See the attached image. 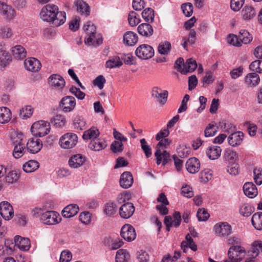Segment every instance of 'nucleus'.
<instances>
[{
	"label": "nucleus",
	"mask_w": 262,
	"mask_h": 262,
	"mask_svg": "<svg viewBox=\"0 0 262 262\" xmlns=\"http://www.w3.org/2000/svg\"><path fill=\"white\" fill-rule=\"evenodd\" d=\"M22 137V134L19 135V136L18 137L19 140H16L13 141L15 146L13 152V155L16 159L22 157L26 151L25 142L23 141V139L21 138Z\"/></svg>",
	"instance_id": "obj_12"
},
{
	"label": "nucleus",
	"mask_w": 262,
	"mask_h": 262,
	"mask_svg": "<svg viewBox=\"0 0 262 262\" xmlns=\"http://www.w3.org/2000/svg\"><path fill=\"white\" fill-rule=\"evenodd\" d=\"M78 142V137L73 133H67L62 135L59 141L60 147L63 149H70L74 147Z\"/></svg>",
	"instance_id": "obj_4"
},
{
	"label": "nucleus",
	"mask_w": 262,
	"mask_h": 262,
	"mask_svg": "<svg viewBox=\"0 0 262 262\" xmlns=\"http://www.w3.org/2000/svg\"><path fill=\"white\" fill-rule=\"evenodd\" d=\"M198 64L195 60L193 58L188 59L184 64L183 74H186L188 72H193L197 68Z\"/></svg>",
	"instance_id": "obj_39"
},
{
	"label": "nucleus",
	"mask_w": 262,
	"mask_h": 262,
	"mask_svg": "<svg viewBox=\"0 0 262 262\" xmlns=\"http://www.w3.org/2000/svg\"><path fill=\"white\" fill-rule=\"evenodd\" d=\"M251 223L256 230H262V212L255 213L252 217Z\"/></svg>",
	"instance_id": "obj_40"
},
{
	"label": "nucleus",
	"mask_w": 262,
	"mask_h": 262,
	"mask_svg": "<svg viewBox=\"0 0 262 262\" xmlns=\"http://www.w3.org/2000/svg\"><path fill=\"white\" fill-rule=\"evenodd\" d=\"M128 21L130 26H137L140 22L139 15L134 11H131L128 14Z\"/></svg>",
	"instance_id": "obj_53"
},
{
	"label": "nucleus",
	"mask_w": 262,
	"mask_h": 262,
	"mask_svg": "<svg viewBox=\"0 0 262 262\" xmlns=\"http://www.w3.org/2000/svg\"><path fill=\"white\" fill-rule=\"evenodd\" d=\"M168 92L167 90H162L161 88L155 86L154 87L151 91V96L156 99L161 105H164L168 98Z\"/></svg>",
	"instance_id": "obj_8"
},
{
	"label": "nucleus",
	"mask_w": 262,
	"mask_h": 262,
	"mask_svg": "<svg viewBox=\"0 0 262 262\" xmlns=\"http://www.w3.org/2000/svg\"><path fill=\"white\" fill-rule=\"evenodd\" d=\"M34 109L30 105H27L20 110L19 116L23 119H27L32 115Z\"/></svg>",
	"instance_id": "obj_52"
},
{
	"label": "nucleus",
	"mask_w": 262,
	"mask_h": 262,
	"mask_svg": "<svg viewBox=\"0 0 262 262\" xmlns=\"http://www.w3.org/2000/svg\"><path fill=\"white\" fill-rule=\"evenodd\" d=\"M249 69L253 73L262 74V60H256L252 62L249 65Z\"/></svg>",
	"instance_id": "obj_51"
},
{
	"label": "nucleus",
	"mask_w": 262,
	"mask_h": 262,
	"mask_svg": "<svg viewBox=\"0 0 262 262\" xmlns=\"http://www.w3.org/2000/svg\"><path fill=\"white\" fill-rule=\"evenodd\" d=\"M107 146L105 141L103 139L96 138L91 141L89 147L95 151H99L104 149Z\"/></svg>",
	"instance_id": "obj_27"
},
{
	"label": "nucleus",
	"mask_w": 262,
	"mask_h": 262,
	"mask_svg": "<svg viewBox=\"0 0 262 262\" xmlns=\"http://www.w3.org/2000/svg\"><path fill=\"white\" fill-rule=\"evenodd\" d=\"M137 35L132 31H127L123 35V42L128 46H134L138 41Z\"/></svg>",
	"instance_id": "obj_30"
},
{
	"label": "nucleus",
	"mask_w": 262,
	"mask_h": 262,
	"mask_svg": "<svg viewBox=\"0 0 262 262\" xmlns=\"http://www.w3.org/2000/svg\"><path fill=\"white\" fill-rule=\"evenodd\" d=\"M0 13L6 19H11L14 16L15 11L11 6L6 4H2Z\"/></svg>",
	"instance_id": "obj_34"
},
{
	"label": "nucleus",
	"mask_w": 262,
	"mask_h": 262,
	"mask_svg": "<svg viewBox=\"0 0 262 262\" xmlns=\"http://www.w3.org/2000/svg\"><path fill=\"white\" fill-rule=\"evenodd\" d=\"M51 123L56 127H62L66 123V119L62 115H57L51 120Z\"/></svg>",
	"instance_id": "obj_48"
},
{
	"label": "nucleus",
	"mask_w": 262,
	"mask_h": 262,
	"mask_svg": "<svg viewBox=\"0 0 262 262\" xmlns=\"http://www.w3.org/2000/svg\"><path fill=\"white\" fill-rule=\"evenodd\" d=\"M242 13L245 20H250L256 15L254 8L250 5H246L243 9Z\"/></svg>",
	"instance_id": "obj_36"
},
{
	"label": "nucleus",
	"mask_w": 262,
	"mask_h": 262,
	"mask_svg": "<svg viewBox=\"0 0 262 262\" xmlns=\"http://www.w3.org/2000/svg\"><path fill=\"white\" fill-rule=\"evenodd\" d=\"M83 28L86 34L84 39L86 45L97 46L102 43V38H97L96 28L91 21H88L84 26Z\"/></svg>",
	"instance_id": "obj_1"
},
{
	"label": "nucleus",
	"mask_w": 262,
	"mask_h": 262,
	"mask_svg": "<svg viewBox=\"0 0 262 262\" xmlns=\"http://www.w3.org/2000/svg\"><path fill=\"white\" fill-rule=\"evenodd\" d=\"M239 166L237 163L227 164V171L232 176H236L239 173Z\"/></svg>",
	"instance_id": "obj_58"
},
{
	"label": "nucleus",
	"mask_w": 262,
	"mask_h": 262,
	"mask_svg": "<svg viewBox=\"0 0 262 262\" xmlns=\"http://www.w3.org/2000/svg\"><path fill=\"white\" fill-rule=\"evenodd\" d=\"M222 149L218 146H212L208 147L206 150V154L211 160L218 159L221 156Z\"/></svg>",
	"instance_id": "obj_32"
},
{
	"label": "nucleus",
	"mask_w": 262,
	"mask_h": 262,
	"mask_svg": "<svg viewBox=\"0 0 262 262\" xmlns=\"http://www.w3.org/2000/svg\"><path fill=\"white\" fill-rule=\"evenodd\" d=\"M58 214L55 211H47L41 214V219L45 224L54 225L58 223Z\"/></svg>",
	"instance_id": "obj_17"
},
{
	"label": "nucleus",
	"mask_w": 262,
	"mask_h": 262,
	"mask_svg": "<svg viewBox=\"0 0 262 262\" xmlns=\"http://www.w3.org/2000/svg\"><path fill=\"white\" fill-rule=\"evenodd\" d=\"M11 61V57L9 53L5 50L0 52V67L4 68Z\"/></svg>",
	"instance_id": "obj_46"
},
{
	"label": "nucleus",
	"mask_w": 262,
	"mask_h": 262,
	"mask_svg": "<svg viewBox=\"0 0 262 262\" xmlns=\"http://www.w3.org/2000/svg\"><path fill=\"white\" fill-rule=\"evenodd\" d=\"M254 211V208L248 204H244L239 208V213L243 216L248 217Z\"/></svg>",
	"instance_id": "obj_50"
},
{
	"label": "nucleus",
	"mask_w": 262,
	"mask_h": 262,
	"mask_svg": "<svg viewBox=\"0 0 262 262\" xmlns=\"http://www.w3.org/2000/svg\"><path fill=\"white\" fill-rule=\"evenodd\" d=\"M260 77L256 73H250L245 77L244 82L249 88H254L258 85L260 82Z\"/></svg>",
	"instance_id": "obj_19"
},
{
	"label": "nucleus",
	"mask_w": 262,
	"mask_h": 262,
	"mask_svg": "<svg viewBox=\"0 0 262 262\" xmlns=\"http://www.w3.org/2000/svg\"><path fill=\"white\" fill-rule=\"evenodd\" d=\"M134 180L132 173L128 171L123 172L120 177V185L123 188L130 187L133 183Z\"/></svg>",
	"instance_id": "obj_23"
},
{
	"label": "nucleus",
	"mask_w": 262,
	"mask_h": 262,
	"mask_svg": "<svg viewBox=\"0 0 262 262\" xmlns=\"http://www.w3.org/2000/svg\"><path fill=\"white\" fill-rule=\"evenodd\" d=\"M123 144L118 141H114L111 145V149L114 153L121 152L123 151Z\"/></svg>",
	"instance_id": "obj_62"
},
{
	"label": "nucleus",
	"mask_w": 262,
	"mask_h": 262,
	"mask_svg": "<svg viewBox=\"0 0 262 262\" xmlns=\"http://www.w3.org/2000/svg\"><path fill=\"white\" fill-rule=\"evenodd\" d=\"M99 135V129L96 127L93 126L83 133L82 138L84 140H91V141L97 138Z\"/></svg>",
	"instance_id": "obj_31"
},
{
	"label": "nucleus",
	"mask_w": 262,
	"mask_h": 262,
	"mask_svg": "<svg viewBox=\"0 0 262 262\" xmlns=\"http://www.w3.org/2000/svg\"><path fill=\"white\" fill-rule=\"evenodd\" d=\"M129 254L126 250L119 249L116 255V262H126L129 258Z\"/></svg>",
	"instance_id": "obj_49"
},
{
	"label": "nucleus",
	"mask_w": 262,
	"mask_h": 262,
	"mask_svg": "<svg viewBox=\"0 0 262 262\" xmlns=\"http://www.w3.org/2000/svg\"><path fill=\"white\" fill-rule=\"evenodd\" d=\"M138 33L145 37H149L153 34L154 30L149 24L143 23L137 28Z\"/></svg>",
	"instance_id": "obj_28"
},
{
	"label": "nucleus",
	"mask_w": 262,
	"mask_h": 262,
	"mask_svg": "<svg viewBox=\"0 0 262 262\" xmlns=\"http://www.w3.org/2000/svg\"><path fill=\"white\" fill-rule=\"evenodd\" d=\"M140 143L141 148L143 151L146 157L147 158L150 157L152 154L151 148L150 146L147 144L146 140L144 138L141 139Z\"/></svg>",
	"instance_id": "obj_56"
},
{
	"label": "nucleus",
	"mask_w": 262,
	"mask_h": 262,
	"mask_svg": "<svg viewBox=\"0 0 262 262\" xmlns=\"http://www.w3.org/2000/svg\"><path fill=\"white\" fill-rule=\"evenodd\" d=\"M12 114L10 110L6 107H0V123H6L11 118Z\"/></svg>",
	"instance_id": "obj_38"
},
{
	"label": "nucleus",
	"mask_w": 262,
	"mask_h": 262,
	"mask_svg": "<svg viewBox=\"0 0 262 262\" xmlns=\"http://www.w3.org/2000/svg\"><path fill=\"white\" fill-rule=\"evenodd\" d=\"M120 235L122 238L127 242L134 241L136 237L135 228L131 225L125 224L121 228Z\"/></svg>",
	"instance_id": "obj_11"
},
{
	"label": "nucleus",
	"mask_w": 262,
	"mask_h": 262,
	"mask_svg": "<svg viewBox=\"0 0 262 262\" xmlns=\"http://www.w3.org/2000/svg\"><path fill=\"white\" fill-rule=\"evenodd\" d=\"M39 163L35 160H29L23 165V170L26 172H32L38 168Z\"/></svg>",
	"instance_id": "obj_41"
},
{
	"label": "nucleus",
	"mask_w": 262,
	"mask_h": 262,
	"mask_svg": "<svg viewBox=\"0 0 262 262\" xmlns=\"http://www.w3.org/2000/svg\"><path fill=\"white\" fill-rule=\"evenodd\" d=\"M217 128L213 124L209 123L206 127L204 130V135L205 137H210L214 136L217 132Z\"/></svg>",
	"instance_id": "obj_61"
},
{
	"label": "nucleus",
	"mask_w": 262,
	"mask_h": 262,
	"mask_svg": "<svg viewBox=\"0 0 262 262\" xmlns=\"http://www.w3.org/2000/svg\"><path fill=\"white\" fill-rule=\"evenodd\" d=\"M0 214L5 220L8 221L13 217V207L9 202L4 201L0 203Z\"/></svg>",
	"instance_id": "obj_13"
},
{
	"label": "nucleus",
	"mask_w": 262,
	"mask_h": 262,
	"mask_svg": "<svg viewBox=\"0 0 262 262\" xmlns=\"http://www.w3.org/2000/svg\"><path fill=\"white\" fill-rule=\"evenodd\" d=\"M238 37L240 42L244 44L249 43L253 39L252 36L246 30H241Z\"/></svg>",
	"instance_id": "obj_45"
},
{
	"label": "nucleus",
	"mask_w": 262,
	"mask_h": 262,
	"mask_svg": "<svg viewBox=\"0 0 262 262\" xmlns=\"http://www.w3.org/2000/svg\"><path fill=\"white\" fill-rule=\"evenodd\" d=\"M19 176L16 171H11L5 177V182L7 183L13 184L19 179Z\"/></svg>",
	"instance_id": "obj_59"
},
{
	"label": "nucleus",
	"mask_w": 262,
	"mask_h": 262,
	"mask_svg": "<svg viewBox=\"0 0 262 262\" xmlns=\"http://www.w3.org/2000/svg\"><path fill=\"white\" fill-rule=\"evenodd\" d=\"M245 250L239 246H234L229 249L228 254L230 260H226L224 262H239L244 255Z\"/></svg>",
	"instance_id": "obj_7"
},
{
	"label": "nucleus",
	"mask_w": 262,
	"mask_h": 262,
	"mask_svg": "<svg viewBox=\"0 0 262 262\" xmlns=\"http://www.w3.org/2000/svg\"><path fill=\"white\" fill-rule=\"evenodd\" d=\"M245 194L249 198H253L258 194L256 186L252 182L246 183L243 186Z\"/></svg>",
	"instance_id": "obj_26"
},
{
	"label": "nucleus",
	"mask_w": 262,
	"mask_h": 262,
	"mask_svg": "<svg viewBox=\"0 0 262 262\" xmlns=\"http://www.w3.org/2000/svg\"><path fill=\"white\" fill-rule=\"evenodd\" d=\"M49 83L55 89L62 90L64 85L66 82L63 78L59 74H52L49 78Z\"/></svg>",
	"instance_id": "obj_15"
},
{
	"label": "nucleus",
	"mask_w": 262,
	"mask_h": 262,
	"mask_svg": "<svg viewBox=\"0 0 262 262\" xmlns=\"http://www.w3.org/2000/svg\"><path fill=\"white\" fill-rule=\"evenodd\" d=\"M186 168L189 173H196L200 169L199 160L195 157L189 158L186 163Z\"/></svg>",
	"instance_id": "obj_20"
},
{
	"label": "nucleus",
	"mask_w": 262,
	"mask_h": 262,
	"mask_svg": "<svg viewBox=\"0 0 262 262\" xmlns=\"http://www.w3.org/2000/svg\"><path fill=\"white\" fill-rule=\"evenodd\" d=\"M135 208L133 203L127 202L122 205L119 208L120 216L123 219L130 218L134 213Z\"/></svg>",
	"instance_id": "obj_14"
},
{
	"label": "nucleus",
	"mask_w": 262,
	"mask_h": 262,
	"mask_svg": "<svg viewBox=\"0 0 262 262\" xmlns=\"http://www.w3.org/2000/svg\"><path fill=\"white\" fill-rule=\"evenodd\" d=\"M154 50L153 48L146 44H143L139 46L136 49L135 53L136 56L141 59H148L152 58L154 55Z\"/></svg>",
	"instance_id": "obj_6"
},
{
	"label": "nucleus",
	"mask_w": 262,
	"mask_h": 262,
	"mask_svg": "<svg viewBox=\"0 0 262 262\" xmlns=\"http://www.w3.org/2000/svg\"><path fill=\"white\" fill-rule=\"evenodd\" d=\"M85 162V158L81 155H75L71 157L69 161V164L71 167L76 168L81 166Z\"/></svg>",
	"instance_id": "obj_29"
},
{
	"label": "nucleus",
	"mask_w": 262,
	"mask_h": 262,
	"mask_svg": "<svg viewBox=\"0 0 262 262\" xmlns=\"http://www.w3.org/2000/svg\"><path fill=\"white\" fill-rule=\"evenodd\" d=\"M50 130V124L49 122L40 120L34 123L31 131L34 136L42 137L47 135Z\"/></svg>",
	"instance_id": "obj_3"
},
{
	"label": "nucleus",
	"mask_w": 262,
	"mask_h": 262,
	"mask_svg": "<svg viewBox=\"0 0 262 262\" xmlns=\"http://www.w3.org/2000/svg\"><path fill=\"white\" fill-rule=\"evenodd\" d=\"M181 8L183 14L187 17L191 16L193 13V7L190 3L183 4L181 6Z\"/></svg>",
	"instance_id": "obj_60"
},
{
	"label": "nucleus",
	"mask_w": 262,
	"mask_h": 262,
	"mask_svg": "<svg viewBox=\"0 0 262 262\" xmlns=\"http://www.w3.org/2000/svg\"><path fill=\"white\" fill-rule=\"evenodd\" d=\"M142 15L145 21L152 23L155 16L154 11L151 8H146L142 12Z\"/></svg>",
	"instance_id": "obj_54"
},
{
	"label": "nucleus",
	"mask_w": 262,
	"mask_h": 262,
	"mask_svg": "<svg viewBox=\"0 0 262 262\" xmlns=\"http://www.w3.org/2000/svg\"><path fill=\"white\" fill-rule=\"evenodd\" d=\"M123 64L120 57L118 56H113L110 57L105 63L106 68L113 69L119 68Z\"/></svg>",
	"instance_id": "obj_35"
},
{
	"label": "nucleus",
	"mask_w": 262,
	"mask_h": 262,
	"mask_svg": "<svg viewBox=\"0 0 262 262\" xmlns=\"http://www.w3.org/2000/svg\"><path fill=\"white\" fill-rule=\"evenodd\" d=\"M27 150L31 154L39 152L42 147V141L39 139H30L27 143Z\"/></svg>",
	"instance_id": "obj_16"
},
{
	"label": "nucleus",
	"mask_w": 262,
	"mask_h": 262,
	"mask_svg": "<svg viewBox=\"0 0 262 262\" xmlns=\"http://www.w3.org/2000/svg\"><path fill=\"white\" fill-rule=\"evenodd\" d=\"M76 105V100L73 96H67L63 97L59 103V106L65 113L72 111Z\"/></svg>",
	"instance_id": "obj_10"
},
{
	"label": "nucleus",
	"mask_w": 262,
	"mask_h": 262,
	"mask_svg": "<svg viewBox=\"0 0 262 262\" xmlns=\"http://www.w3.org/2000/svg\"><path fill=\"white\" fill-rule=\"evenodd\" d=\"M74 7L76 8L77 11L81 15L86 16L90 15V8L89 5L82 0H75Z\"/></svg>",
	"instance_id": "obj_21"
},
{
	"label": "nucleus",
	"mask_w": 262,
	"mask_h": 262,
	"mask_svg": "<svg viewBox=\"0 0 262 262\" xmlns=\"http://www.w3.org/2000/svg\"><path fill=\"white\" fill-rule=\"evenodd\" d=\"M259 251L262 252V242L257 241L253 242L251 249L248 253L251 258H255L258 255Z\"/></svg>",
	"instance_id": "obj_37"
},
{
	"label": "nucleus",
	"mask_w": 262,
	"mask_h": 262,
	"mask_svg": "<svg viewBox=\"0 0 262 262\" xmlns=\"http://www.w3.org/2000/svg\"><path fill=\"white\" fill-rule=\"evenodd\" d=\"M244 134L242 132H234L231 134L228 138V143L230 145L235 147L241 144Z\"/></svg>",
	"instance_id": "obj_18"
},
{
	"label": "nucleus",
	"mask_w": 262,
	"mask_h": 262,
	"mask_svg": "<svg viewBox=\"0 0 262 262\" xmlns=\"http://www.w3.org/2000/svg\"><path fill=\"white\" fill-rule=\"evenodd\" d=\"M58 10V7L54 5L48 4L43 7L40 11V18L48 22L52 21L55 16V13Z\"/></svg>",
	"instance_id": "obj_5"
},
{
	"label": "nucleus",
	"mask_w": 262,
	"mask_h": 262,
	"mask_svg": "<svg viewBox=\"0 0 262 262\" xmlns=\"http://www.w3.org/2000/svg\"><path fill=\"white\" fill-rule=\"evenodd\" d=\"M159 142L157 145V149L155 153L156 158V163L157 165H159L162 161V165H165L170 160V154L166 151L164 150L161 152L160 148L166 147L170 143V141L167 138H164L159 140Z\"/></svg>",
	"instance_id": "obj_2"
},
{
	"label": "nucleus",
	"mask_w": 262,
	"mask_h": 262,
	"mask_svg": "<svg viewBox=\"0 0 262 262\" xmlns=\"http://www.w3.org/2000/svg\"><path fill=\"white\" fill-rule=\"evenodd\" d=\"M116 211V205L114 203H107L104 207V212L108 216L114 215Z\"/></svg>",
	"instance_id": "obj_57"
},
{
	"label": "nucleus",
	"mask_w": 262,
	"mask_h": 262,
	"mask_svg": "<svg viewBox=\"0 0 262 262\" xmlns=\"http://www.w3.org/2000/svg\"><path fill=\"white\" fill-rule=\"evenodd\" d=\"M55 16L54 17V20H52V22L56 26H59L61 25H62L66 20V14L64 11H60L59 12L57 10V12L55 13Z\"/></svg>",
	"instance_id": "obj_47"
},
{
	"label": "nucleus",
	"mask_w": 262,
	"mask_h": 262,
	"mask_svg": "<svg viewBox=\"0 0 262 262\" xmlns=\"http://www.w3.org/2000/svg\"><path fill=\"white\" fill-rule=\"evenodd\" d=\"M224 157L227 164L236 162L237 159L236 152L229 149L225 150Z\"/></svg>",
	"instance_id": "obj_43"
},
{
	"label": "nucleus",
	"mask_w": 262,
	"mask_h": 262,
	"mask_svg": "<svg viewBox=\"0 0 262 262\" xmlns=\"http://www.w3.org/2000/svg\"><path fill=\"white\" fill-rule=\"evenodd\" d=\"M79 210V207L77 204H70L64 208L62 215L64 217L70 218L76 215Z\"/></svg>",
	"instance_id": "obj_25"
},
{
	"label": "nucleus",
	"mask_w": 262,
	"mask_h": 262,
	"mask_svg": "<svg viewBox=\"0 0 262 262\" xmlns=\"http://www.w3.org/2000/svg\"><path fill=\"white\" fill-rule=\"evenodd\" d=\"M72 258V253L69 250L63 251L60 254V262H70Z\"/></svg>",
	"instance_id": "obj_64"
},
{
	"label": "nucleus",
	"mask_w": 262,
	"mask_h": 262,
	"mask_svg": "<svg viewBox=\"0 0 262 262\" xmlns=\"http://www.w3.org/2000/svg\"><path fill=\"white\" fill-rule=\"evenodd\" d=\"M178 156L181 158L187 157L191 153V149L185 146L180 147L177 148Z\"/></svg>",
	"instance_id": "obj_63"
},
{
	"label": "nucleus",
	"mask_w": 262,
	"mask_h": 262,
	"mask_svg": "<svg viewBox=\"0 0 262 262\" xmlns=\"http://www.w3.org/2000/svg\"><path fill=\"white\" fill-rule=\"evenodd\" d=\"M86 121L82 117L77 116L73 120V125L75 129L84 130L86 128Z\"/></svg>",
	"instance_id": "obj_42"
},
{
	"label": "nucleus",
	"mask_w": 262,
	"mask_h": 262,
	"mask_svg": "<svg viewBox=\"0 0 262 262\" xmlns=\"http://www.w3.org/2000/svg\"><path fill=\"white\" fill-rule=\"evenodd\" d=\"M215 234L219 236L226 237L232 233V227L227 222H220L214 226Z\"/></svg>",
	"instance_id": "obj_9"
},
{
	"label": "nucleus",
	"mask_w": 262,
	"mask_h": 262,
	"mask_svg": "<svg viewBox=\"0 0 262 262\" xmlns=\"http://www.w3.org/2000/svg\"><path fill=\"white\" fill-rule=\"evenodd\" d=\"M171 43L169 41H164L161 42L158 47V51L161 55H168L171 50Z\"/></svg>",
	"instance_id": "obj_44"
},
{
	"label": "nucleus",
	"mask_w": 262,
	"mask_h": 262,
	"mask_svg": "<svg viewBox=\"0 0 262 262\" xmlns=\"http://www.w3.org/2000/svg\"><path fill=\"white\" fill-rule=\"evenodd\" d=\"M24 64L28 71L33 72H37L41 68L40 61L35 58L26 59L24 61Z\"/></svg>",
	"instance_id": "obj_22"
},
{
	"label": "nucleus",
	"mask_w": 262,
	"mask_h": 262,
	"mask_svg": "<svg viewBox=\"0 0 262 262\" xmlns=\"http://www.w3.org/2000/svg\"><path fill=\"white\" fill-rule=\"evenodd\" d=\"M219 126L225 132L230 133L235 130V127L230 122L226 121L220 122Z\"/></svg>",
	"instance_id": "obj_55"
},
{
	"label": "nucleus",
	"mask_w": 262,
	"mask_h": 262,
	"mask_svg": "<svg viewBox=\"0 0 262 262\" xmlns=\"http://www.w3.org/2000/svg\"><path fill=\"white\" fill-rule=\"evenodd\" d=\"M12 53L14 57L17 59H23L27 55L25 48L20 45H16L12 48Z\"/></svg>",
	"instance_id": "obj_33"
},
{
	"label": "nucleus",
	"mask_w": 262,
	"mask_h": 262,
	"mask_svg": "<svg viewBox=\"0 0 262 262\" xmlns=\"http://www.w3.org/2000/svg\"><path fill=\"white\" fill-rule=\"evenodd\" d=\"M14 241L15 244L23 251H28L30 248V242L29 238L22 237L19 235H16L14 237Z\"/></svg>",
	"instance_id": "obj_24"
}]
</instances>
